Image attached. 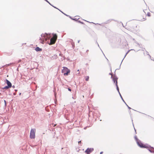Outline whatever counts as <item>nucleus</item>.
Here are the masks:
<instances>
[{
    "label": "nucleus",
    "mask_w": 154,
    "mask_h": 154,
    "mask_svg": "<svg viewBox=\"0 0 154 154\" xmlns=\"http://www.w3.org/2000/svg\"><path fill=\"white\" fill-rule=\"evenodd\" d=\"M113 80L114 82L116 84V85L117 87V89L118 91L119 90V89L117 85V79L116 78L114 77L113 78Z\"/></svg>",
    "instance_id": "nucleus-8"
},
{
    "label": "nucleus",
    "mask_w": 154,
    "mask_h": 154,
    "mask_svg": "<svg viewBox=\"0 0 154 154\" xmlns=\"http://www.w3.org/2000/svg\"><path fill=\"white\" fill-rule=\"evenodd\" d=\"M6 81L7 84L8 85V86L10 88H11L12 86L11 83L7 79H6Z\"/></svg>",
    "instance_id": "nucleus-9"
},
{
    "label": "nucleus",
    "mask_w": 154,
    "mask_h": 154,
    "mask_svg": "<svg viewBox=\"0 0 154 154\" xmlns=\"http://www.w3.org/2000/svg\"><path fill=\"white\" fill-rule=\"evenodd\" d=\"M103 153V152H100V154H102Z\"/></svg>",
    "instance_id": "nucleus-22"
},
{
    "label": "nucleus",
    "mask_w": 154,
    "mask_h": 154,
    "mask_svg": "<svg viewBox=\"0 0 154 154\" xmlns=\"http://www.w3.org/2000/svg\"><path fill=\"white\" fill-rule=\"evenodd\" d=\"M50 37V35L47 34H42L41 35V37L40 38V40L42 41V43H44L45 40L47 41L49 38Z\"/></svg>",
    "instance_id": "nucleus-1"
},
{
    "label": "nucleus",
    "mask_w": 154,
    "mask_h": 154,
    "mask_svg": "<svg viewBox=\"0 0 154 154\" xmlns=\"http://www.w3.org/2000/svg\"><path fill=\"white\" fill-rule=\"evenodd\" d=\"M80 23H82V24H84V23H83V22H80Z\"/></svg>",
    "instance_id": "nucleus-21"
},
{
    "label": "nucleus",
    "mask_w": 154,
    "mask_h": 154,
    "mask_svg": "<svg viewBox=\"0 0 154 154\" xmlns=\"http://www.w3.org/2000/svg\"><path fill=\"white\" fill-rule=\"evenodd\" d=\"M121 97V98H122V100H123V101L125 103V101H124V100L123 99V98H122V97Z\"/></svg>",
    "instance_id": "nucleus-20"
},
{
    "label": "nucleus",
    "mask_w": 154,
    "mask_h": 154,
    "mask_svg": "<svg viewBox=\"0 0 154 154\" xmlns=\"http://www.w3.org/2000/svg\"><path fill=\"white\" fill-rule=\"evenodd\" d=\"M81 141H79L78 143H81Z\"/></svg>",
    "instance_id": "nucleus-18"
},
{
    "label": "nucleus",
    "mask_w": 154,
    "mask_h": 154,
    "mask_svg": "<svg viewBox=\"0 0 154 154\" xmlns=\"http://www.w3.org/2000/svg\"><path fill=\"white\" fill-rule=\"evenodd\" d=\"M4 102L5 105H6V101L5 100H4Z\"/></svg>",
    "instance_id": "nucleus-19"
},
{
    "label": "nucleus",
    "mask_w": 154,
    "mask_h": 154,
    "mask_svg": "<svg viewBox=\"0 0 154 154\" xmlns=\"http://www.w3.org/2000/svg\"><path fill=\"white\" fill-rule=\"evenodd\" d=\"M128 52H127V53L125 54V55H126V54H128Z\"/></svg>",
    "instance_id": "nucleus-26"
},
{
    "label": "nucleus",
    "mask_w": 154,
    "mask_h": 154,
    "mask_svg": "<svg viewBox=\"0 0 154 154\" xmlns=\"http://www.w3.org/2000/svg\"><path fill=\"white\" fill-rule=\"evenodd\" d=\"M94 150L93 148H88L85 151L86 154H90Z\"/></svg>",
    "instance_id": "nucleus-6"
},
{
    "label": "nucleus",
    "mask_w": 154,
    "mask_h": 154,
    "mask_svg": "<svg viewBox=\"0 0 154 154\" xmlns=\"http://www.w3.org/2000/svg\"><path fill=\"white\" fill-rule=\"evenodd\" d=\"M78 21V22H79V23H80V22H81V21H79H79Z\"/></svg>",
    "instance_id": "nucleus-25"
},
{
    "label": "nucleus",
    "mask_w": 154,
    "mask_h": 154,
    "mask_svg": "<svg viewBox=\"0 0 154 154\" xmlns=\"http://www.w3.org/2000/svg\"><path fill=\"white\" fill-rule=\"evenodd\" d=\"M10 88V87H9L8 86H5L3 88L5 89H8Z\"/></svg>",
    "instance_id": "nucleus-13"
},
{
    "label": "nucleus",
    "mask_w": 154,
    "mask_h": 154,
    "mask_svg": "<svg viewBox=\"0 0 154 154\" xmlns=\"http://www.w3.org/2000/svg\"><path fill=\"white\" fill-rule=\"evenodd\" d=\"M126 105L127 106H128V108H129L130 109H131V108H130L129 107H128V105H127L126 104Z\"/></svg>",
    "instance_id": "nucleus-23"
},
{
    "label": "nucleus",
    "mask_w": 154,
    "mask_h": 154,
    "mask_svg": "<svg viewBox=\"0 0 154 154\" xmlns=\"http://www.w3.org/2000/svg\"><path fill=\"white\" fill-rule=\"evenodd\" d=\"M146 14L144 12L140 14L138 16V20L140 21H144L146 20Z\"/></svg>",
    "instance_id": "nucleus-2"
},
{
    "label": "nucleus",
    "mask_w": 154,
    "mask_h": 154,
    "mask_svg": "<svg viewBox=\"0 0 154 154\" xmlns=\"http://www.w3.org/2000/svg\"><path fill=\"white\" fill-rule=\"evenodd\" d=\"M85 80L86 81H88L89 79V77L88 76H86L85 77Z\"/></svg>",
    "instance_id": "nucleus-10"
},
{
    "label": "nucleus",
    "mask_w": 154,
    "mask_h": 154,
    "mask_svg": "<svg viewBox=\"0 0 154 154\" xmlns=\"http://www.w3.org/2000/svg\"><path fill=\"white\" fill-rule=\"evenodd\" d=\"M35 50L37 51H40L42 50V49L40 48L39 47H37L36 48Z\"/></svg>",
    "instance_id": "nucleus-11"
},
{
    "label": "nucleus",
    "mask_w": 154,
    "mask_h": 154,
    "mask_svg": "<svg viewBox=\"0 0 154 154\" xmlns=\"http://www.w3.org/2000/svg\"><path fill=\"white\" fill-rule=\"evenodd\" d=\"M45 1H46L47 2L49 3L48 2V1L47 0H45Z\"/></svg>",
    "instance_id": "nucleus-24"
},
{
    "label": "nucleus",
    "mask_w": 154,
    "mask_h": 154,
    "mask_svg": "<svg viewBox=\"0 0 154 154\" xmlns=\"http://www.w3.org/2000/svg\"><path fill=\"white\" fill-rule=\"evenodd\" d=\"M73 20H75V19H73Z\"/></svg>",
    "instance_id": "nucleus-27"
},
{
    "label": "nucleus",
    "mask_w": 154,
    "mask_h": 154,
    "mask_svg": "<svg viewBox=\"0 0 154 154\" xmlns=\"http://www.w3.org/2000/svg\"><path fill=\"white\" fill-rule=\"evenodd\" d=\"M134 138H135V140H136V142H137H137H139V141H140L138 139L137 137L136 136H135L134 137Z\"/></svg>",
    "instance_id": "nucleus-12"
},
{
    "label": "nucleus",
    "mask_w": 154,
    "mask_h": 154,
    "mask_svg": "<svg viewBox=\"0 0 154 154\" xmlns=\"http://www.w3.org/2000/svg\"><path fill=\"white\" fill-rule=\"evenodd\" d=\"M68 90L69 91H71V89L70 88H68Z\"/></svg>",
    "instance_id": "nucleus-15"
},
{
    "label": "nucleus",
    "mask_w": 154,
    "mask_h": 154,
    "mask_svg": "<svg viewBox=\"0 0 154 154\" xmlns=\"http://www.w3.org/2000/svg\"><path fill=\"white\" fill-rule=\"evenodd\" d=\"M70 72V70L65 67H63V69L62 70V72L64 73V75H68V73Z\"/></svg>",
    "instance_id": "nucleus-5"
},
{
    "label": "nucleus",
    "mask_w": 154,
    "mask_h": 154,
    "mask_svg": "<svg viewBox=\"0 0 154 154\" xmlns=\"http://www.w3.org/2000/svg\"><path fill=\"white\" fill-rule=\"evenodd\" d=\"M35 131L36 130L35 129H31L30 134V137L31 139H34L35 138Z\"/></svg>",
    "instance_id": "nucleus-4"
},
{
    "label": "nucleus",
    "mask_w": 154,
    "mask_h": 154,
    "mask_svg": "<svg viewBox=\"0 0 154 154\" xmlns=\"http://www.w3.org/2000/svg\"><path fill=\"white\" fill-rule=\"evenodd\" d=\"M147 15L148 17H150L151 16L150 13L149 12L147 14Z\"/></svg>",
    "instance_id": "nucleus-14"
},
{
    "label": "nucleus",
    "mask_w": 154,
    "mask_h": 154,
    "mask_svg": "<svg viewBox=\"0 0 154 154\" xmlns=\"http://www.w3.org/2000/svg\"><path fill=\"white\" fill-rule=\"evenodd\" d=\"M138 145L140 146V147L141 148H146V146L145 145H144L143 143H142L141 142H140V141L139 142H137V143Z\"/></svg>",
    "instance_id": "nucleus-7"
},
{
    "label": "nucleus",
    "mask_w": 154,
    "mask_h": 154,
    "mask_svg": "<svg viewBox=\"0 0 154 154\" xmlns=\"http://www.w3.org/2000/svg\"><path fill=\"white\" fill-rule=\"evenodd\" d=\"M88 51H89V50H87L86 51V52L87 53H88Z\"/></svg>",
    "instance_id": "nucleus-16"
},
{
    "label": "nucleus",
    "mask_w": 154,
    "mask_h": 154,
    "mask_svg": "<svg viewBox=\"0 0 154 154\" xmlns=\"http://www.w3.org/2000/svg\"><path fill=\"white\" fill-rule=\"evenodd\" d=\"M57 38V36L56 34H54L53 35V37L50 39V42L49 45H51L54 44Z\"/></svg>",
    "instance_id": "nucleus-3"
},
{
    "label": "nucleus",
    "mask_w": 154,
    "mask_h": 154,
    "mask_svg": "<svg viewBox=\"0 0 154 154\" xmlns=\"http://www.w3.org/2000/svg\"><path fill=\"white\" fill-rule=\"evenodd\" d=\"M97 27L98 28H99V29H100L101 28L100 26H98Z\"/></svg>",
    "instance_id": "nucleus-17"
}]
</instances>
